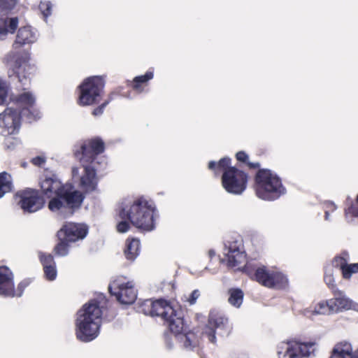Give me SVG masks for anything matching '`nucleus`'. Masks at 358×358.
<instances>
[{
  "mask_svg": "<svg viewBox=\"0 0 358 358\" xmlns=\"http://www.w3.org/2000/svg\"><path fill=\"white\" fill-rule=\"evenodd\" d=\"M42 192L48 198H52L48 203L52 212H59L65 215H72L78 208L83 200V194L72 190L71 185H62L61 181L54 174H47L40 179Z\"/></svg>",
  "mask_w": 358,
  "mask_h": 358,
  "instance_id": "f257e3e1",
  "label": "nucleus"
},
{
  "mask_svg": "<svg viewBox=\"0 0 358 358\" xmlns=\"http://www.w3.org/2000/svg\"><path fill=\"white\" fill-rule=\"evenodd\" d=\"M155 206L152 201L143 197L138 198L128 204H124L120 210L119 216L122 220L117 225L120 233H125L130 229V224L143 231H149L155 228Z\"/></svg>",
  "mask_w": 358,
  "mask_h": 358,
  "instance_id": "f03ea898",
  "label": "nucleus"
},
{
  "mask_svg": "<svg viewBox=\"0 0 358 358\" xmlns=\"http://www.w3.org/2000/svg\"><path fill=\"white\" fill-rule=\"evenodd\" d=\"M150 314L152 316H160L166 322L171 332L180 335L185 348H192L197 345L198 340L194 333H185L186 326L184 324L181 312H178L166 301L159 299L150 302Z\"/></svg>",
  "mask_w": 358,
  "mask_h": 358,
  "instance_id": "7ed1b4c3",
  "label": "nucleus"
},
{
  "mask_svg": "<svg viewBox=\"0 0 358 358\" xmlns=\"http://www.w3.org/2000/svg\"><path fill=\"white\" fill-rule=\"evenodd\" d=\"M101 315V310L96 301H91L83 306L78 312L76 323L78 339L88 342L98 336Z\"/></svg>",
  "mask_w": 358,
  "mask_h": 358,
  "instance_id": "20e7f679",
  "label": "nucleus"
},
{
  "mask_svg": "<svg viewBox=\"0 0 358 358\" xmlns=\"http://www.w3.org/2000/svg\"><path fill=\"white\" fill-rule=\"evenodd\" d=\"M104 150V143L99 138L92 139L81 146V153H76L77 157L84 168V175L80 178V186L87 192L94 191L96 187V173L94 168L86 165L85 163L92 162L94 157Z\"/></svg>",
  "mask_w": 358,
  "mask_h": 358,
  "instance_id": "39448f33",
  "label": "nucleus"
},
{
  "mask_svg": "<svg viewBox=\"0 0 358 358\" xmlns=\"http://www.w3.org/2000/svg\"><path fill=\"white\" fill-rule=\"evenodd\" d=\"M256 193L264 200H275L285 193L280 178L268 169L259 170L256 176Z\"/></svg>",
  "mask_w": 358,
  "mask_h": 358,
  "instance_id": "423d86ee",
  "label": "nucleus"
},
{
  "mask_svg": "<svg viewBox=\"0 0 358 358\" xmlns=\"http://www.w3.org/2000/svg\"><path fill=\"white\" fill-rule=\"evenodd\" d=\"M8 71V74L12 80H17L21 84L22 90H26V87L29 84V73L31 69L28 64L29 57L24 52H9L4 58Z\"/></svg>",
  "mask_w": 358,
  "mask_h": 358,
  "instance_id": "0eeeda50",
  "label": "nucleus"
},
{
  "mask_svg": "<svg viewBox=\"0 0 358 358\" xmlns=\"http://www.w3.org/2000/svg\"><path fill=\"white\" fill-rule=\"evenodd\" d=\"M108 289L113 296L122 304H131L136 299L134 283L124 277H118L109 285Z\"/></svg>",
  "mask_w": 358,
  "mask_h": 358,
  "instance_id": "6e6552de",
  "label": "nucleus"
},
{
  "mask_svg": "<svg viewBox=\"0 0 358 358\" xmlns=\"http://www.w3.org/2000/svg\"><path fill=\"white\" fill-rule=\"evenodd\" d=\"M103 86L104 83L100 76H92L87 78L80 86L79 104L87 106L94 103L100 96Z\"/></svg>",
  "mask_w": 358,
  "mask_h": 358,
  "instance_id": "1a4fd4ad",
  "label": "nucleus"
},
{
  "mask_svg": "<svg viewBox=\"0 0 358 358\" xmlns=\"http://www.w3.org/2000/svg\"><path fill=\"white\" fill-rule=\"evenodd\" d=\"M247 175L236 169L229 168L222 178L224 188L229 193L241 194L246 187Z\"/></svg>",
  "mask_w": 358,
  "mask_h": 358,
  "instance_id": "9d476101",
  "label": "nucleus"
},
{
  "mask_svg": "<svg viewBox=\"0 0 358 358\" xmlns=\"http://www.w3.org/2000/svg\"><path fill=\"white\" fill-rule=\"evenodd\" d=\"M17 0H0V40L8 33H14L18 26V18L5 17L15 6Z\"/></svg>",
  "mask_w": 358,
  "mask_h": 358,
  "instance_id": "9b49d317",
  "label": "nucleus"
},
{
  "mask_svg": "<svg viewBox=\"0 0 358 358\" xmlns=\"http://www.w3.org/2000/svg\"><path fill=\"white\" fill-rule=\"evenodd\" d=\"M21 125L17 110L6 108L0 114V135L8 136L18 133Z\"/></svg>",
  "mask_w": 358,
  "mask_h": 358,
  "instance_id": "f8f14e48",
  "label": "nucleus"
},
{
  "mask_svg": "<svg viewBox=\"0 0 358 358\" xmlns=\"http://www.w3.org/2000/svg\"><path fill=\"white\" fill-rule=\"evenodd\" d=\"M214 329H217L221 331L220 334L224 336V334L228 335L229 334V328L228 327V319L216 310L210 311L208 317V324L206 334L208 340L214 343L215 342V331Z\"/></svg>",
  "mask_w": 358,
  "mask_h": 358,
  "instance_id": "ddd939ff",
  "label": "nucleus"
},
{
  "mask_svg": "<svg viewBox=\"0 0 358 358\" xmlns=\"http://www.w3.org/2000/svg\"><path fill=\"white\" fill-rule=\"evenodd\" d=\"M20 205L27 212L34 213L41 209L45 203L42 196L39 195L38 191L36 189H26L20 194Z\"/></svg>",
  "mask_w": 358,
  "mask_h": 358,
  "instance_id": "4468645a",
  "label": "nucleus"
},
{
  "mask_svg": "<svg viewBox=\"0 0 358 358\" xmlns=\"http://www.w3.org/2000/svg\"><path fill=\"white\" fill-rule=\"evenodd\" d=\"M87 229L85 226L75 224L67 223L57 232L59 239H64L69 242H75L85 237Z\"/></svg>",
  "mask_w": 358,
  "mask_h": 358,
  "instance_id": "2eb2a0df",
  "label": "nucleus"
},
{
  "mask_svg": "<svg viewBox=\"0 0 358 358\" xmlns=\"http://www.w3.org/2000/svg\"><path fill=\"white\" fill-rule=\"evenodd\" d=\"M224 254L226 258L222 261L227 262L229 267L238 266L245 262V255L241 251L236 242L229 243L228 245L226 244Z\"/></svg>",
  "mask_w": 358,
  "mask_h": 358,
  "instance_id": "dca6fc26",
  "label": "nucleus"
},
{
  "mask_svg": "<svg viewBox=\"0 0 358 358\" xmlns=\"http://www.w3.org/2000/svg\"><path fill=\"white\" fill-rule=\"evenodd\" d=\"M0 295L15 296L13 273L6 266H0Z\"/></svg>",
  "mask_w": 358,
  "mask_h": 358,
  "instance_id": "f3484780",
  "label": "nucleus"
},
{
  "mask_svg": "<svg viewBox=\"0 0 358 358\" xmlns=\"http://www.w3.org/2000/svg\"><path fill=\"white\" fill-rule=\"evenodd\" d=\"M301 348H306V345L297 341L282 343L278 346V357L279 358H302Z\"/></svg>",
  "mask_w": 358,
  "mask_h": 358,
  "instance_id": "a211bd4d",
  "label": "nucleus"
},
{
  "mask_svg": "<svg viewBox=\"0 0 358 358\" xmlns=\"http://www.w3.org/2000/svg\"><path fill=\"white\" fill-rule=\"evenodd\" d=\"M334 299H330L331 306H332L331 310H333L334 313L352 308L353 306L352 301L343 292L334 289Z\"/></svg>",
  "mask_w": 358,
  "mask_h": 358,
  "instance_id": "6ab92c4d",
  "label": "nucleus"
},
{
  "mask_svg": "<svg viewBox=\"0 0 358 358\" xmlns=\"http://www.w3.org/2000/svg\"><path fill=\"white\" fill-rule=\"evenodd\" d=\"M36 36L29 27H23L18 29L16 38L13 44L14 49H17L25 44L34 43Z\"/></svg>",
  "mask_w": 358,
  "mask_h": 358,
  "instance_id": "aec40b11",
  "label": "nucleus"
},
{
  "mask_svg": "<svg viewBox=\"0 0 358 358\" xmlns=\"http://www.w3.org/2000/svg\"><path fill=\"white\" fill-rule=\"evenodd\" d=\"M352 348L348 342L337 343L333 349L330 358H352Z\"/></svg>",
  "mask_w": 358,
  "mask_h": 358,
  "instance_id": "412c9836",
  "label": "nucleus"
},
{
  "mask_svg": "<svg viewBox=\"0 0 358 358\" xmlns=\"http://www.w3.org/2000/svg\"><path fill=\"white\" fill-rule=\"evenodd\" d=\"M331 303L330 299L327 301H322L316 305L313 310L306 309L304 310V315L307 317H310V313L313 315H328L333 313L331 310Z\"/></svg>",
  "mask_w": 358,
  "mask_h": 358,
  "instance_id": "4be33fe9",
  "label": "nucleus"
},
{
  "mask_svg": "<svg viewBox=\"0 0 358 358\" xmlns=\"http://www.w3.org/2000/svg\"><path fill=\"white\" fill-rule=\"evenodd\" d=\"M139 247V240L136 238H132L131 241L127 240L124 250L126 258L131 261L134 260L138 255Z\"/></svg>",
  "mask_w": 358,
  "mask_h": 358,
  "instance_id": "5701e85b",
  "label": "nucleus"
},
{
  "mask_svg": "<svg viewBox=\"0 0 358 358\" xmlns=\"http://www.w3.org/2000/svg\"><path fill=\"white\" fill-rule=\"evenodd\" d=\"M287 284V278L281 273L273 271L271 280L266 282V287L282 289L285 287Z\"/></svg>",
  "mask_w": 358,
  "mask_h": 358,
  "instance_id": "b1692460",
  "label": "nucleus"
},
{
  "mask_svg": "<svg viewBox=\"0 0 358 358\" xmlns=\"http://www.w3.org/2000/svg\"><path fill=\"white\" fill-rule=\"evenodd\" d=\"M273 271L268 270L265 266L258 268L255 272L256 280L266 287V282L271 280Z\"/></svg>",
  "mask_w": 358,
  "mask_h": 358,
  "instance_id": "393cba45",
  "label": "nucleus"
},
{
  "mask_svg": "<svg viewBox=\"0 0 358 358\" xmlns=\"http://www.w3.org/2000/svg\"><path fill=\"white\" fill-rule=\"evenodd\" d=\"M12 189L11 176L6 172L0 173V198Z\"/></svg>",
  "mask_w": 358,
  "mask_h": 358,
  "instance_id": "a878e982",
  "label": "nucleus"
},
{
  "mask_svg": "<svg viewBox=\"0 0 358 358\" xmlns=\"http://www.w3.org/2000/svg\"><path fill=\"white\" fill-rule=\"evenodd\" d=\"M229 297L228 299L229 303L235 306L240 307L243 302V293L239 289H231L229 291Z\"/></svg>",
  "mask_w": 358,
  "mask_h": 358,
  "instance_id": "bb28decb",
  "label": "nucleus"
},
{
  "mask_svg": "<svg viewBox=\"0 0 358 358\" xmlns=\"http://www.w3.org/2000/svg\"><path fill=\"white\" fill-rule=\"evenodd\" d=\"M60 242L55 246L54 250L56 255L59 256H66L68 254V244L69 241L64 239H59Z\"/></svg>",
  "mask_w": 358,
  "mask_h": 358,
  "instance_id": "cd10ccee",
  "label": "nucleus"
},
{
  "mask_svg": "<svg viewBox=\"0 0 358 358\" xmlns=\"http://www.w3.org/2000/svg\"><path fill=\"white\" fill-rule=\"evenodd\" d=\"M34 97L29 92H24L18 96V101L26 106H32L34 103Z\"/></svg>",
  "mask_w": 358,
  "mask_h": 358,
  "instance_id": "c85d7f7f",
  "label": "nucleus"
},
{
  "mask_svg": "<svg viewBox=\"0 0 358 358\" xmlns=\"http://www.w3.org/2000/svg\"><path fill=\"white\" fill-rule=\"evenodd\" d=\"M306 345V348H301V355L302 358L308 357L315 351V343L309 342V343H302Z\"/></svg>",
  "mask_w": 358,
  "mask_h": 358,
  "instance_id": "c756f323",
  "label": "nucleus"
},
{
  "mask_svg": "<svg viewBox=\"0 0 358 358\" xmlns=\"http://www.w3.org/2000/svg\"><path fill=\"white\" fill-rule=\"evenodd\" d=\"M358 271V263L348 264L343 268V275L345 278H350L351 275Z\"/></svg>",
  "mask_w": 358,
  "mask_h": 358,
  "instance_id": "7c9ffc66",
  "label": "nucleus"
},
{
  "mask_svg": "<svg viewBox=\"0 0 358 358\" xmlns=\"http://www.w3.org/2000/svg\"><path fill=\"white\" fill-rule=\"evenodd\" d=\"M44 273L46 278L49 280H53L55 279L57 275V271L55 268V265L51 266H47L43 268Z\"/></svg>",
  "mask_w": 358,
  "mask_h": 358,
  "instance_id": "2f4dec72",
  "label": "nucleus"
},
{
  "mask_svg": "<svg viewBox=\"0 0 358 358\" xmlns=\"http://www.w3.org/2000/svg\"><path fill=\"white\" fill-rule=\"evenodd\" d=\"M40 259H41V261L43 265V268H45L46 266H53V265H55V261H54V258L53 257L48 254V255H45V254H43V255H40Z\"/></svg>",
  "mask_w": 358,
  "mask_h": 358,
  "instance_id": "473e14b6",
  "label": "nucleus"
},
{
  "mask_svg": "<svg viewBox=\"0 0 358 358\" xmlns=\"http://www.w3.org/2000/svg\"><path fill=\"white\" fill-rule=\"evenodd\" d=\"M153 78V73L152 72H147L144 76H138L134 78L136 83L134 85L135 89L138 88V83H145Z\"/></svg>",
  "mask_w": 358,
  "mask_h": 358,
  "instance_id": "72a5a7b5",
  "label": "nucleus"
},
{
  "mask_svg": "<svg viewBox=\"0 0 358 358\" xmlns=\"http://www.w3.org/2000/svg\"><path fill=\"white\" fill-rule=\"evenodd\" d=\"M39 9L45 18H47L51 14V3L50 2H41L39 5Z\"/></svg>",
  "mask_w": 358,
  "mask_h": 358,
  "instance_id": "f704fd0d",
  "label": "nucleus"
},
{
  "mask_svg": "<svg viewBox=\"0 0 358 358\" xmlns=\"http://www.w3.org/2000/svg\"><path fill=\"white\" fill-rule=\"evenodd\" d=\"M199 296V291L198 289H195L188 296H185V300L189 303V305H194Z\"/></svg>",
  "mask_w": 358,
  "mask_h": 358,
  "instance_id": "c9c22d12",
  "label": "nucleus"
},
{
  "mask_svg": "<svg viewBox=\"0 0 358 358\" xmlns=\"http://www.w3.org/2000/svg\"><path fill=\"white\" fill-rule=\"evenodd\" d=\"M333 264L334 266L340 267L342 272H343V268H345L348 263L347 259L345 257H337L334 259Z\"/></svg>",
  "mask_w": 358,
  "mask_h": 358,
  "instance_id": "e433bc0d",
  "label": "nucleus"
},
{
  "mask_svg": "<svg viewBox=\"0 0 358 358\" xmlns=\"http://www.w3.org/2000/svg\"><path fill=\"white\" fill-rule=\"evenodd\" d=\"M7 96V89L4 83L0 81V105L3 103Z\"/></svg>",
  "mask_w": 358,
  "mask_h": 358,
  "instance_id": "4c0bfd02",
  "label": "nucleus"
},
{
  "mask_svg": "<svg viewBox=\"0 0 358 358\" xmlns=\"http://www.w3.org/2000/svg\"><path fill=\"white\" fill-rule=\"evenodd\" d=\"M231 159L229 158L224 157L220 160L218 164H217V167L220 169H222L224 170V172L227 170L229 168V164H230Z\"/></svg>",
  "mask_w": 358,
  "mask_h": 358,
  "instance_id": "58836bf2",
  "label": "nucleus"
},
{
  "mask_svg": "<svg viewBox=\"0 0 358 358\" xmlns=\"http://www.w3.org/2000/svg\"><path fill=\"white\" fill-rule=\"evenodd\" d=\"M324 281L330 288H334V278L331 273L326 274L324 276Z\"/></svg>",
  "mask_w": 358,
  "mask_h": 358,
  "instance_id": "ea45409f",
  "label": "nucleus"
},
{
  "mask_svg": "<svg viewBox=\"0 0 358 358\" xmlns=\"http://www.w3.org/2000/svg\"><path fill=\"white\" fill-rule=\"evenodd\" d=\"M108 103H109V101H105L100 106H99L96 108H95L93 110L92 114L94 115H95V116L101 115L103 113V112L104 108L108 104Z\"/></svg>",
  "mask_w": 358,
  "mask_h": 358,
  "instance_id": "a19ab883",
  "label": "nucleus"
},
{
  "mask_svg": "<svg viewBox=\"0 0 358 358\" xmlns=\"http://www.w3.org/2000/svg\"><path fill=\"white\" fill-rule=\"evenodd\" d=\"M17 141L15 138H8L6 140L4 144L7 149H11L17 144Z\"/></svg>",
  "mask_w": 358,
  "mask_h": 358,
  "instance_id": "79ce46f5",
  "label": "nucleus"
},
{
  "mask_svg": "<svg viewBox=\"0 0 358 358\" xmlns=\"http://www.w3.org/2000/svg\"><path fill=\"white\" fill-rule=\"evenodd\" d=\"M32 163L36 166H41L45 162V158L44 157L38 156L32 159Z\"/></svg>",
  "mask_w": 358,
  "mask_h": 358,
  "instance_id": "37998d69",
  "label": "nucleus"
},
{
  "mask_svg": "<svg viewBox=\"0 0 358 358\" xmlns=\"http://www.w3.org/2000/svg\"><path fill=\"white\" fill-rule=\"evenodd\" d=\"M248 156L243 151H240V152H237V154H236V159H237V160H238L240 162H245L246 160L248 159Z\"/></svg>",
  "mask_w": 358,
  "mask_h": 358,
  "instance_id": "c03bdc74",
  "label": "nucleus"
},
{
  "mask_svg": "<svg viewBox=\"0 0 358 358\" xmlns=\"http://www.w3.org/2000/svg\"><path fill=\"white\" fill-rule=\"evenodd\" d=\"M72 175L74 178H76V177H79V170L78 168L73 167L72 169Z\"/></svg>",
  "mask_w": 358,
  "mask_h": 358,
  "instance_id": "a18cd8bd",
  "label": "nucleus"
},
{
  "mask_svg": "<svg viewBox=\"0 0 358 358\" xmlns=\"http://www.w3.org/2000/svg\"><path fill=\"white\" fill-rule=\"evenodd\" d=\"M350 212L352 213L355 216L358 217V210L355 207H351L349 209Z\"/></svg>",
  "mask_w": 358,
  "mask_h": 358,
  "instance_id": "49530a36",
  "label": "nucleus"
},
{
  "mask_svg": "<svg viewBox=\"0 0 358 358\" xmlns=\"http://www.w3.org/2000/svg\"><path fill=\"white\" fill-rule=\"evenodd\" d=\"M216 166V163L213 161L212 162H210L209 164H208V168L210 169H213Z\"/></svg>",
  "mask_w": 358,
  "mask_h": 358,
  "instance_id": "de8ad7c7",
  "label": "nucleus"
},
{
  "mask_svg": "<svg viewBox=\"0 0 358 358\" xmlns=\"http://www.w3.org/2000/svg\"><path fill=\"white\" fill-rule=\"evenodd\" d=\"M248 165L250 166V167L251 168H257L259 166V163H256V164H254V163H248Z\"/></svg>",
  "mask_w": 358,
  "mask_h": 358,
  "instance_id": "09e8293b",
  "label": "nucleus"
},
{
  "mask_svg": "<svg viewBox=\"0 0 358 358\" xmlns=\"http://www.w3.org/2000/svg\"><path fill=\"white\" fill-rule=\"evenodd\" d=\"M208 254H209V256H210V257H212L215 256V251H214V250H209Z\"/></svg>",
  "mask_w": 358,
  "mask_h": 358,
  "instance_id": "8fccbe9b",
  "label": "nucleus"
},
{
  "mask_svg": "<svg viewBox=\"0 0 358 358\" xmlns=\"http://www.w3.org/2000/svg\"><path fill=\"white\" fill-rule=\"evenodd\" d=\"M352 358H358V352L357 351L353 355Z\"/></svg>",
  "mask_w": 358,
  "mask_h": 358,
  "instance_id": "3c124183",
  "label": "nucleus"
},
{
  "mask_svg": "<svg viewBox=\"0 0 358 358\" xmlns=\"http://www.w3.org/2000/svg\"><path fill=\"white\" fill-rule=\"evenodd\" d=\"M328 217H329V213L326 212L325 213V218H326V220H328Z\"/></svg>",
  "mask_w": 358,
  "mask_h": 358,
  "instance_id": "603ef678",
  "label": "nucleus"
},
{
  "mask_svg": "<svg viewBox=\"0 0 358 358\" xmlns=\"http://www.w3.org/2000/svg\"><path fill=\"white\" fill-rule=\"evenodd\" d=\"M357 352H358V350H357Z\"/></svg>",
  "mask_w": 358,
  "mask_h": 358,
  "instance_id": "864d4df0",
  "label": "nucleus"
}]
</instances>
